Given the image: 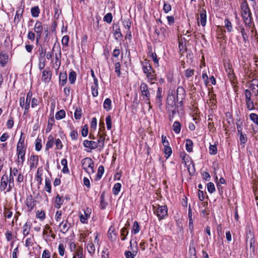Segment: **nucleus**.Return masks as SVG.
Listing matches in <instances>:
<instances>
[{
  "instance_id": "f257e3e1",
  "label": "nucleus",
  "mask_w": 258,
  "mask_h": 258,
  "mask_svg": "<svg viewBox=\"0 0 258 258\" xmlns=\"http://www.w3.org/2000/svg\"><path fill=\"white\" fill-rule=\"evenodd\" d=\"M241 16L243 20L246 30L248 31L249 29L252 26V14L249 8L246 3H243L241 6Z\"/></svg>"
},
{
  "instance_id": "f03ea898",
  "label": "nucleus",
  "mask_w": 258,
  "mask_h": 258,
  "mask_svg": "<svg viewBox=\"0 0 258 258\" xmlns=\"http://www.w3.org/2000/svg\"><path fill=\"white\" fill-rule=\"evenodd\" d=\"M81 165L83 169L88 173L91 174L94 172V162L91 158L87 157L82 159Z\"/></svg>"
},
{
  "instance_id": "7ed1b4c3",
  "label": "nucleus",
  "mask_w": 258,
  "mask_h": 258,
  "mask_svg": "<svg viewBox=\"0 0 258 258\" xmlns=\"http://www.w3.org/2000/svg\"><path fill=\"white\" fill-rule=\"evenodd\" d=\"M140 89L145 103L146 104H150L151 94L147 84L144 82H142L140 86Z\"/></svg>"
},
{
  "instance_id": "20e7f679",
  "label": "nucleus",
  "mask_w": 258,
  "mask_h": 258,
  "mask_svg": "<svg viewBox=\"0 0 258 258\" xmlns=\"http://www.w3.org/2000/svg\"><path fill=\"white\" fill-rule=\"evenodd\" d=\"M167 207L166 206H157L155 210V214L159 220L164 219L167 216Z\"/></svg>"
},
{
  "instance_id": "39448f33",
  "label": "nucleus",
  "mask_w": 258,
  "mask_h": 258,
  "mask_svg": "<svg viewBox=\"0 0 258 258\" xmlns=\"http://www.w3.org/2000/svg\"><path fill=\"white\" fill-rule=\"evenodd\" d=\"M52 72L49 67L44 69L42 72L41 80L43 82L48 84L51 80Z\"/></svg>"
},
{
  "instance_id": "423d86ee",
  "label": "nucleus",
  "mask_w": 258,
  "mask_h": 258,
  "mask_svg": "<svg viewBox=\"0 0 258 258\" xmlns=\"http://www.w3.org/2000/svg\"><path fill=\"white\" fill-rule=\"evenodd\" d=\"M47 47L44 44H39L37 52L38 53V60H46L45 55Z\"/></svg>"
},
{
  "instance_id": "0eeeda50",
  "label": "nucleus",
  "mask_w": 258,
  "mask_h": 258,
  "mask_svg": "<svg viewBox=\"0 0 258 258\" xmlns=\"http://www.w3.org/2000/svg\"><path fill=\"white\" fill-rule=\"evenodd\" d=\"M25 139L23 133H21L20 138L17 145V152L26 151L27 146L25 145Z\"/></svg>"
},
{
  "instance_id": "6e6552de",
  "label": "nucleus",
  "mask_w": 258,
  "mask_h": 258,
  "mask_svg": "<svg viewBox=\"0 0 258 258\" xmlns=\"http://www.w3.org/2000/svg\"><path fill=\"white\" fill-rule=\"evenodd\" d=\"M113 29L114 39L117 41L121 40L123 38V35L121 32L119 24L118 23L113 24Z\"/></svg>"
},
{
  "instance_id": "1a4fd4ad",
  "label": "nucleus",
  "mask_w": 258,
  "mask_h": 258,
  "mask_svg": "<svg viewBox=\"0 0 258 258\" xmlns=\"http://www.w3.org/2000/svg\"><path fill=\"white\" fill-rule=\"evenodd\" d=\"M176 98L173 94H168L166 100V108H175L176 107Z\"/></svg>"
},
{
  "instance_id": "9d476101",
  "label": "nucleus",
  "mask_w": 258,
  "mask_h": 258,
  "mask_svg": "<svg viewBox=\"0 0 258 258\" xmlns=\"http://www.w3.org/2000/svg\"><path fill=\"white\" fill-rule=\"evenodd\" d=\"M162 88L158 87L156 92V103L159 108H161L162 106Z\"/></svg>"
},
{
  "instance_id": "9b49d317",
  "label": "nucleus",
  "mask_w": 258,
  "mask_h": 258,
  "mask_svg": "<svg viewBox=\"0 0 258 258\" xmlns=\"http://www.w3.org/2000/svg\"><path fill=\"white\" fill-rule=\"evenodd\" d=\"M83 146L90 150L96 149L98 147V143L96 142L87 140L84 141Z\"/></svg>"
},
{
  "instance_id": "f8f14e48",
  "label": "nucleus",
  "mask_w": 258,
  "mask_h": 258,
  "mask_svg": "<svg viewBox=\"0 0 258 258\" xmlns=\"http://www.w3.org/2000/svg\"><path fill=\"white\" fill-rule=\"evenodd\" d=\"M8 175L5 174L1 178L0 183V190L1 191H5L7 190L8 184Z\"/></svg>"
},
{
  "instance_id": "ddd939ff",
  "label": "nucleus",
  "mask_w": 258,
  "mask_h": 258,
  "mask_svg": "<svg viewBox=\"0 0 258 258\" xmlns=\"http://www.w3.org/2000/svg\"><path fill=\"white\" fill-rule=\"evenodd\" d=\"M26 151L17 152V162L18 166L20 165L21 166H22V165H23L24 162L25 161V156L26 154Z\"/></svg>"
},
{
  "instance_id": "4468645a",
  "label": "nucleus",
  "mask_w": 258,
  "mask_h": 258,
  "mask_svg": "<svg viewBox=\"0 0 258 258\" xmlns=\"http://www.w3.org/2000/svg\"><path fill=\"white\" fill-rule=\"evenodd\" d=\"M24 8V7L22 8L21 6H20L17 9L14 18V22L16 24H18L20 22L21 19L22 18Z\"/></svg>"
},
{
  "instance_id": "2eb2a0df",
  "label": "nucleus",
  "mask_w": 258,
  "mask_h": 258,
  "mask_svg": "<svg viewBox=\"0 0 258 258\" xmlns=\"http://www.w3.org/2000/svg\"><path fill=\"white\" fill-rule=\"evenodd\" d=\"M71 224L68 223V220L62 221L59 225L60 231L63 233H66L69 230Z\"/></svg>"
},
{
  "instance_id": "dca6fc26",
  "label": "nucleus",
  "mask_w": 258,
  "mask_h": 258,
  "mask_svg": "<svg viewBox=\"0 0 258 258\" xmlns=\"http://www.w3.org/2000/svg\"><path fill=\"white\" fill-rule=\"evenodd\" d=\"M142 69L144 74H147L154 71L149 61L145 60L144 62H141Z\"/></svg>"
},
{
  "instance_id": "f3484780",
  "label": "nucleus",
  "mask_w": 258,
  "mask_h": 258,
  "mask_svg": "<svg viewBox=\"0 0 258 258\" xmlns=\"http://www.w3.org/2000/svg\"><path fill=\"white\" fill-rule=\"evenodd\" d=\"M177 96L176 101H178L179 99L183 100L185 98V91L182 87H178L176 90Z\"/></svg>"
},
{
  "instance_id": "a211bd4d",
  "label": "nucleus",
  "mask_w": 258,
  "mask_h": 258,
  "mask_svg": "<svg viewBox=\"0 0 258 258\" xmlns=\"http://www.w3.org/2000/svg\"><path fill=\"white\" fill-rule=\"evenodd\" d=\"M36 201L35 200L32 196H28L26 199V205L31 211L36 205Z\"/></svg>"
},
{
  "instance_id": "6ab92c4d",
  "label": "nucleus",
  "mask_w": 258,
  "mask_h": 258,
  "mask_svg": "<svg viewBox=\"0 0 258 258\" xmlns=\"http://www.w3.org/2000/svg\"><path fill=\"white\" fill-rule=\"evenodd\" d=\"M38 156L32 155L30 157V167L31 169L36 168L38 163Z\"/></svg>"
},
{
  "instance_id": "aec40b11",
  "label": "nucleus",
  "mask_w": 258,
  "mask_h": 258,
  "mask_svg": "<svg viewBox=\"0 0 258 258\" xmlns=\"http://www.w3.org/2000/svg\"><path fill=\"white\" fill-rule=\"evenodd\" d=\"M248 238H249L250 248L252 249V252H254L255 250V246L254 245V237L253 232L250 230H249L248 233H247V239Z\"/></svg>"
},
{
  "instance_id": "412c9836",
  "label": "nucleus",
  "mask_w": 258,
  "mask_h": 258,
  "mask_svg": "<svg viewBox=\"0 0 258 258\" xmlns=\"http://www.w3.org/2000/svg\"><path fill=\"white\" fill-rule=\"evenodd\" d=\"M117 233L113 226H110L108 231V237L112 241L116 240Z\"/></svg>"
},
{
  "instance_id": "4be33fe9",
  "label": "nucleus",
  "mask_w": 258,
  "mask_h": 258,
  "mask_svg": "<svg viewBox=\"0 0 258 258\" xmlns=\"http://www.w3.org/2000/svg\"><path fill=\"white\" fill-rule=\"evenodd\" d=\"M43 29H44V28L43 27V25H42L41 22H40L39 21H37L35 23L34 28V32L36 33V34L42 35Z\"/></svg>"
},
{
  "instance_id": "5701e85b",
  "label": "nucleus",
  "mask_w": 258,
  "mask_h": 258,
  "mask_svg": "<svg viewBox=\"0 0 258 258\" xmlns=\"http://www.w3.org/2000/svg\"><path fill=\"white\" fill-rule=\"evenodd\" d=\"M84 215L81 214L80 215V221L82 223H86L87 222V219L90 217L91 212L90 211V209L87 208L86 210L84 211Z\"/></svg>"
},
{
  "instance_id": "b1692460",
  "label": "nucleus",
  "mask_w": 258,
  "mask_h": 258,
  "mask_svg": "<svg viewBox=\"0 0 258 258\" xmlns=\"http://www.w3.org/2000/svg\"><path fill=\"white\" fill-rule=\"evenodd\" d=\"M8 60L9 55L8 54L0 52V66H5L8 62Z\"/></svg>"
},
{
  "instance_id": "393cba45",
  "label": "nucleus",
  "mask_w": 258,
  "mask_h": 258,
  "mask_svg": "<svg viewBox=\"0 0 258 258\" xmlns=\"http://www.w3.org/2000/svg\"><path fill=\"white\" fill-rule=\"evenodd\" d=\"M249 88L252 91V93L255 95H258V80H253L250 83Z\"/></svg>"
},
{
  "instance_id": "a878e982",
  "label": "nucleus",
  "mask_w": 258,
  "mask_h": 258,
  "mask_svg": "<svg viewBox=\"0 0 258 258\" xmlns=\"http://www.w3.org/2000/svg\"><path fill=\"white\" fill-rule=\"evenodd\" d=\"M155 32L157 34L158 36H161L162 39L163 40L165 38V34L166 33V29L165 27H162L160 28L159 29L155 28Z\"/></svg>"
},
{
  "instance_id": "bb28decb",
  "label": "nucleus",
  "mask_w": 258,
  "mask_h": 258,
  "mask_svg": "<svg viewBox=\"0 0 258 258\" xmlns=\"http://www.w3.org/2000/svg\"><path fill=\"white\" fill-rule=\"evenodd\" d=\"M200 19V22L202 26H205L207 22V15L206 10H202L200 13V18H198V20Z\"/></svg>"
},
{
  "instance_id": "cd10ccee",
  "label": "nucleus",
  "mask_w": 258,
  "mask_h": 258,
  "mask_svg": "<svg viewBox=\"0 0 258 258\" xmlns=\"http://www.w3.org/2000/svg\"><path fill=\"white\" fill-rule=\"evenodd\" d=\"M167 112L169 114V120L172 121L177 111H176V107L175 108H167Z\"/></svg>"
},
{
  "instance_id": "c85d7f7f",
  "label": "nucleus",
  "mask_w": 258,
  "mask_h": 258,
  "mask_svg": "<svg viewBox=\"0 0 258 258\" xmlns=\"http://www.w3.org/2000/svg\"><path fill=\"white\" fill-rule=\"evenodd\" d=\"M59 84L64 86L67 81V74L66 72L60 73L59 75Z\"/></svg>"
},
{
  "instance_id": "c756f323",
  "label": "nucleus",
  "mask_w": 258,
  "mask_h": 258,
  "mask_svg": "<svg viewBox=\"0 0 258 258\" xmlns=\"http://www.w3.org/2000/svg\"><path fill=\"white\" fill-rule=\"evenodd\" d=\"M188 216L189 219V229L191 233L193 232V220L192 219V211L190 206L188 208Z\"/></svg>"
},
{
  "instance_id": "7c9ffc66",
  "label": "nucleus",
  "mask_w": 258,
  "mask_h": 258,
  "mask_svg": "<svg viewBox=\"0 0 258 258\" xmlns=\"http://www.w3.org/2000/svg\"><path fill=\"white\" fill-rule=\"evenodd\" d=\"M73 258H85L82 247H79L76 250Z\"/></svg>"
},
{
  "instance_id": "2f4dec72",
  "label": "nucleus",
  "mask_w": 258,
  "mask_h": 258,
  "mask_svg": "<svg viewBox=\"0 0 258 258\" xmlns=\"http://www.w3.org/2000/svg\"><path fill=\"white\" fill-rule=\"evenodd\" d=\"M13 175L10 174L9 177L8 176V188H7V191L10 192L12 187L14 186V178Z\"/></svg>"
},
{
  "instance_id": "473e14b6",
  "label": "nucleus",
  "mask_w": 258,
  "mask_h": 258,
  "mask_svg": "<svg viewBox=\"0 0 258 258\" xmlns=\"http://www.w3.org/2000/svg\"><path fill=\"white\" fill-rule=\"evenodd\" d=\"M98 136H99V139L97 143H98V146L103 148L104 146V141L106 135H100L98 133Z\"/></svg>"
},
{
  "instance_id": "72a5a7b5",
  "label": "nucleus",
  "mask_w": 258,
  "mask_h": 258,
  "mask_svg": "<svg viewBox=\"0 0 258 258\" xmlns=\"http://www.w3.org/2000/svg\"><path fill=\"white\" fill-rule=\"evenodd\" d=\"M42 167H39L37 170V174L36 175V180L37 181L38 184H42Z\"/></svg>"
},
{
  "instance_id": "f704fd0d",
  "label": "nucleus",
  "mask_w": 258,
  "mask_h": 258,
  "mask_svg": "<svg viewBox=\"0 0 258 258\" xmlns=\"http://www.w3.org/2000/svg\"><path fill=\"white\" fill-rule=\"evenodd\" d=\"M23 234L24 236H26L29 234L31 226L29 222H26L23 227Z\"/></svg>"
},
{
  "instance_id": "c9c22d12",
  "label": "nucleus",
  "mask_w": 258,
  "mask_h": 258,
  "mask_svg": "<svg viewBox=\"0 0 258 258\" xmlns=\"http://www.w3.org/2000/svg\"><path fill=\"white\" fill-rule=\"evenodd\" d=\"M103 108L106 111H109L111 109V100L109 98H106L103 103Z\"/></svg>"
},
{
  "instance_id": "e433bc0d",
  "label": "nucleus",
  "mask_w": 258,
  "mask_h": 258,
  "mask_svg": "<svg viewBox=\"0 0 258 258\" xmlns=\"http://www.w3.org/2000/svg\"><path fill=\"white\" fill-rule=\"evenodd\" d=\"M53 144H54L53 138L52 136H49L48 137V141L46 144L45 150L46 151H47L49 149L53 147Z\"/></svg>"
},
{
  "instance_id": "4c0bfd02",
  "label": "nucleus",
  "mask_w": 258,
  "mask_h": 258,
  "mask_svg": "<svg viewBox=\"0 0 258 258\" xmlns=\"http://www.w3.org/2000/svg\"><path fill=\"white\" fill-rule=\"evenodd\" d=\"M146 75L149 82H151L152 84L153 83L152 81L155 80L156 79V74L154 70L146 74Z\"/></svg>"
},
{
  "instance_id": "58836bf2",
  "label": "nucleus",
  "mask_w": 258,
  "mask_h": 258,
  "mask_svg": "<svg viewBox=\"0 0 258 258\" xmlns=\"http://www.w3.org/2000/svg\"><path fill=\"white\" fill-rule=\"evenodd\" d=\"M134 244H135V249H134L133 247V245L134 244L133 241L132 240L130 241V249L132 251H131L132 254H133V256L135 257L138 251V248L137 246V243L136 241H134Z\"/></svg>"
},
{
  "instance_id": "ea45409f",
  "label": "nucleus",
  "mask_w": 258,
  "mask_h": 258,
  "mask_svg": "<svg viewBox=\"0 0 258 258\" xmlns=\"http://www.w3.org/2000/svg\"><path fill=\"white\" fill-rule=\"evenodd\" d=\"M76 73L72 71H71L69 75V80L71 84H74L75 83L76 80Z\"/></svg>"
},
{
  "instance_id": "a19ab883",
  "label": "nucleus",
  "mask_w": 258,
  "mask_h": 258,
  "mask_svg": "<svg viewBox=\"0 0 258 258\" xmlns=\"http://www.w3.org/2000/svg\"><path fill=\"white\" fill-rule=\"evenodd\" d=\"M172 128L176 134H179L181 130V124L177 121H175L173 123Z\"/></svg>"
},
{
  "instance_id": "79ce46f5",
  "label": "nucleus",
  "mask_w": 258,
  "mask_h": 258,
  "mask_svg": "<svg viewBox=\"0 0 258 258\" xmlns=\"http://www.w3.org/2000/svg\"><path fill=\"white\" fill-rule=\"evenodd\" d=\"M31 13L33 17H38L40 14V9L38 6L33 7L31 9Z\"/></svg>"
},
{
  "instance_id": "37998d69",
  "label": "nucleus",
  "mask_w": 258,
  "mask_h": 258,
  "mask_svg": "<svg viewBox=\"0 0 258 258\" xmlns=\"http://www.w3.org/2000/svg\"><path fill=\"white\" fill-rule=\"evenodd\" d=\"M45 189L46 191L49 193L51 192V181L48 177L45 178Z\"/></svg>"
},
{
  "instance_id": "c03bdc74",
  "label": "nucleus",
  "mask_w": 258,
  "mask_h": 258,
  "mask_svg": "<svg viewBox=\"0 0 258 258\" xmlns=\"http://www.w3.org/2000/svg\"><path fill=\"white\" fill-rule=\"evenodd\" d=\"M193 142L190 139H187L186 140L185 147L186 150L188 152H191L192 151Z\"/></svg>"
},
{
  "instance_id": "a18cd8bd",
  "label": "nucleus",
  "mask_w": 258,
  "mask_h": 258,
  "mask_svg": "<svg viewBox=\"0 0 258 258\" xmlns=\"http://www.w3.org/2000/svg\"><path fill=\"white\" fill-rule=\"evenodd\" d=\"M65 116L66 112L63 109L60 110L59 111H57L55 115V118L57 120L62 119L65 117Z\"/></svg>"
},
{
  "instance_id": "49530a36",
  "label": "nucleus",
  "mask_w": 258,
  "mask_h": 258,
  "mask_svg": "<svg viewBox=\"0 0 258 258\" xmlns=\"http://www.w3.org/2000/svg\"><path fill=\"white\" fill-rule=\"evenodd\" d=\"M61 56V50H60V49L59 48V53L55 54V64L57 67V69H58L59 68L60 64H61V60H60Z\"/></svg>"
},
{
  "instance_id": "de8ad7c7",
  "label": "nucleus",
  "mask_w": 258,
  "mask_h": 258,
  "mask_svg": "<svg viewBox=\"0 0 258 258\" xmlns=\"http://www.w3.org/2000/svg\"><path fill=\"white\" fill-rule=\"evenodd\" d=\"M87 249L88 252L90 254H92L94 253L95 250V248L94 244L92 243V241L89 242V243H88L87 246Z\"/></svg>"
},
{
  "instance_id": "09e8293b",
  "label": "nucleus",
  "mask_w": 258,
  "mask_h": 258,
  "mask_svg": "<svg viewBox=\"0 0 258 258\" xmlns=\"http://www.w3.org/2000/svg\"><path fill=\"white\" fill-rule=\"evenodd\" d=\"M63 201L62 198L59 196V195H57L55 197V208H59L61 205L62 204Z\"/></svg>"
},
{
  "instance_id": "8fccbe9b",
  "label": "nucleus",
  "mask_w": 258,
  "mask_h": 258,
  "mask_svg": "<svg viewBox=\"0 0 258 258\" xmlns=\"http://www.w3.org/2000/svg\"><path fill=\"white\" fill-rule=\"evenodd\" d=\"M245 102L248 110H251L254 109L253 102L251 98L245 99Z\"/></svg>"
},
{
  "instance_id": "3c124183",
  "label": "nucleus",
  "mask_w": 258,
  "mask_h": 258,
  "mask_svg": "<svg viewBox=\"0 0 258 258\" xmlns=\"http://www.w3.org/2000/svg\"><path fill=\"white\" fill-rule=\"evenodd\" d=\"M121 187V185L119 183H116L114 184L112 192L114 195H117L120 191V188Z\"/></svg>"
},
{
  "instance_id": "603ef678",
  "label": "nucleus",
  "mask_w": 258,
  "mask_h": 258,
  "mask_svg": "<svg viewBox=\"0 0 258 258\" xmlns=\"http://www.w3.org/2000/svg\"><path fill=\"white\" fill-rule=\"evenodd\" d=\"M225 27L226 28L228 32H230L232 31L233 27L231 22L229 19H226L224 21Z\"/></svg>"
},
{
  "instance_id": "864d4df0",
  "label": "nucleus",
  "mask_w": 258,
  "mask_h": 258,
  "mask_svg": "<svg viewBox=\"0 0 258 258\" xmlns=\"http://www.w3.org/2000/svg\"><path fill=\"white\" fill-rule=\"evenodd\" d=\"M34 241V239L33 236L32 235L31 237H27L25 241V246L27 247H29L30 246H32Z\"/></svg>"
},
{
  "instance_id": "5fc2aeb1",
  "label": "nucleus",
  "mask_w": 258,
  "mask_h": 258,
  "mask_svg": "<svg viewBox=\"0 0 258 258\" xmlns=\"http://www.w3.org/2000/svg\"><path fill=\"white\" fill-rule=\"evenodd\" d=\"M140 230L139 224L137 221H135L133 225V227L132 230V233L136 234L138 233Z\"/></svg>"
},
{
  "instance_id": "6e6d98bb",
  "label": "nucleus",
  "mask_w": 258,
  "mask_h": 258,
  "mask_svg": "<svg viewBox=\"0 0 258 258\" xmlns=\"http://www.w3.org/2000/svg\"><path fill=\"white\" fill-rule=\"evenodd\" d=\"M32 97V93L30 92H29L26 96V102H25V108H26V110L29 108L30 107V102L31 101Z\"/></svg>"
},
{
  "instance_id": "4d7b16f0",
  "label": "nucleus",
  "mask_w": 258,
  "mask_h": 258,
  "mask_svg": "<svg viewBox=\"0 0 258 258\" xmlns=\"http://www.w3.org/2000/svg\"><path fill=\"white\" fill-rule=\"evenodd\" d=\"M128 232L127 230V228L124 227L122 228L120 230V234H121V239L123 241L125 239L126 236L127 235Z\"/></svg>"
},
{
  "instance_id": "13d9d810",
  "label": "nucleus",
  "mask_w": 258,
  "mask_h": 258,
  "mask_svg": "<svg viewBox=\"0 0 258 258\" xmlns=\"http://www.w3.org/2000/svg\"><path fill=\"white\" fill-rule=\"evenodd\" d=\"M48 125H47V128L46 129V133L49 132L50 131V130H51V128H52V126L53 125V123L54 122V118L53 117L49 118L48 119Z\"/></svg>"
},
{
  "instance_id": "bf43d9fd",
  "label": "nucleus",
  "mask_w": 258,
  "mask_h": 258,
  "mask_svg": "<svg viewBox=\"0 0 258 258\" xmlns=\"http://www.w3.org/2000/svg\"><path fill=\"white\" fill-rule=\"evenodd\" d=\"M226 71L230 80H232L234 79L235 75L233 70H232L230 68H228V69H226Z\"/></svg>"
},
{
  "instance_id": "052dcab7",
  "label": "nucleus",
  "mask_w": 258,
  "mask_h": 258,
  "mask_svg": "<svg viewBox=\"0 0 258 258\" xmlns=\"http://www.w3.org/2000/svg\"><path fill=\"white\" fill-rule=\"evenodd\" d=\"M82 109L80 107L77 108L76 109L74 116L76 119H80L82 116L81 113Z\"/></svg>"
},
{
  "instance_id": "680f3d73",
  "label": "nucleus",
  "mask_w": 258,
  "mask_h": 258,
  "mask_svg": "<svg viewBox=\"0 0 258 258\" xmlns=\"http://www.w3.org/2000/svg\"><path fill=\"white\" fill-rule=\"evenodd\" d=\"M240 32L242 35L243 41L245 42L248 41V36L247 34L245 29H241V30H240Z\"/></svg>"
},
{
  "instance_id": "e2e57ef3",
  "label": "nucleus",
  "mask_w": 258,
  "mask_h": 258,
  "mask_svg": "<svg viewBox=\"0 0 258 258\" xmlns=\"http://www.w3.org/2000/svg\"><path fill=\"white\" fill-rule=\"evenodd\" d=\"M156 66H159V59L156 53L152 52L150 55Z\"/></svg>"
},
{
  "instance_id": "0e129e2a",
  "label": "nucleus",
  "mask_w": 258,
  "mask_h": 258,
  "mask_svg": "<svg viewBox=\"0 0 258 258\" xmlns=\"http://www.w3.org/2000/svg\"><path fill=\"white\" fill-rule=\"evenodd\" d=\"M105 120L107 128L108 130H110L112 127V121L111 116L110 115L107 116Z\"/></svg>"
},
{
  "instance_id": "69168bd1",
  "label": "nucleus",
  "mask_w": 258,
  "mask_h": 258,
  "mask_svg": "<svg viewBox=\"0 0 258 258\" xmlns=\"http://www.w3.org/2000/svg\"><path fill=\"white\" fill-rule=\"evenodd\" d=\"M112 14L111 13H108L104 17L103 20L107 23L110 24L112 21Z\"/></svg>"
},
{
  "instance_id": "338daca9",
  "label": "nucleus",
  "mask_w": 258,
  "mask_h": 258,
  "mask_svg": "<svg viewBox=\"0 0 258 258\" xmlns=\"http://www.w3.org/2000/svg\"><path fill=\"white\" fill-rule=\"evenodd\" d=\"M209 153L211 155H216L217 153V148L215 145H210Z\"/></svg>"
},
{
  "instance_id": "774afa93",
  "label": "nucleus",
  "mask_w": 258,
  "mask_h": 258,
  "mask_svg": "<svg viewBox=\"0 0 258 258\" xmlns=\"http://www.w3.org/2000/svg\"><path fill=\"white\" fill-rule=\"evenodd\" d=\"M250 119L256 125H258V115L256 113H251L249 115Z\"/></svg>"
}]
</instances>
